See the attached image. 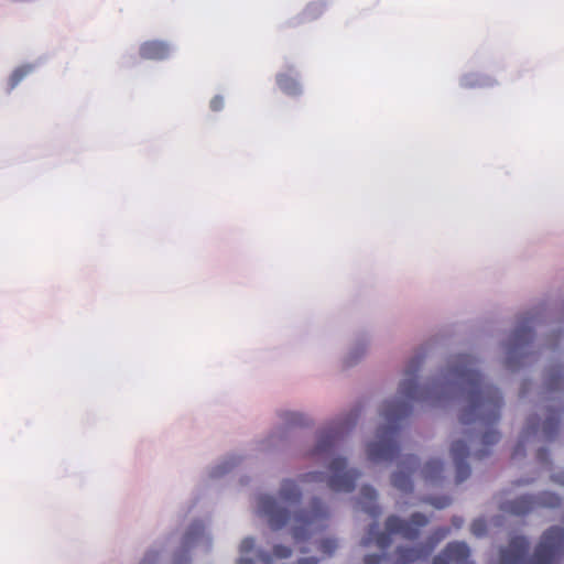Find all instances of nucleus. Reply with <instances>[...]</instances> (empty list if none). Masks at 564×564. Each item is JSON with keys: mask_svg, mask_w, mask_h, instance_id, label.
Masks as SVG:
<instances>
[{"mask_svg": "<svg viewBox=\"0 0 564 564\" xmlns=\"http://www.w3.org/2000/svg\"><path fill=\"white\" fill-rule=\"evenodd\" d=\"M417 465V458L415 456H409L402 460L400 469L392 476V485L394 488L402 492H412L413 482L411 475Z\"/></svg>", "mask_w": 564, "mask_h": 564, "instance_id": "nucleus-11", "label": "nucleus"}, {"mask_svg": "<svg viewBox=\"0 0 564 564\" xmlns=\"http://www.w3.org/2000/svg\"><path fill=\"white\" fill-rule=\"evenodd\" d=\"M254 549V540L252 538H246L241 541L239 551L241 555H247L251 553ZM292 555V550L285 545H275L273 547V553L269 554L263 551H259L257 556L262 564H272L273 557L282 560L289 558ZM237 564H254L252 560L241 556Z\"/></svg>", "mask_w": 564, "mask_h": 564, "instance_id": "nucleus-9", "label": "nucleus"}, {"mask_svg": "<svg viewBox=\"0 0 564 564\" xmlns=\"http://www.w3.org/2000/svg\"><path fill=\"white\" fill-rule=\"evenodd\" d=\"M300 551H301L302 553L307 552V550H306L305 547H301V549H300Z\"/></svg>", "mask_w": 564, "mask_h": 564, "instance_id": "nucleus-33", "label": "nucleus"}, {"mask_svg": "<svg viewBox=\"0 0 564 564\" xmlns=\"http://www.w3.org/2000/svg\"><path fill=\"white\" fill-rule=\"evenodd\" d=\"M318 560L316 557H302L297 561V564H317Z\"/></svg>", "mask_w": 564, "mask_h": 564, "instance_id": "nucleus-30", "label": "nucleus"}, {"mask_svg": "<svg viewBox=\"0 0 564 564\" xmlns=\"http://www.w3.org/2000/svg\"><path fill=\"white\" fill-rule=\"evenodd\" d=\"M204 532V525L203 523L200 522H196L192 525V528L189 529V531L186 533L185 535V543L187 545H189L191 543H193L195 541V539L203 534Z\"/></svg>", "mask_w": 564, "mask_h": 564, "instance_id": "nucleus-21", "label": "nucleus"}, {"mask_svg": "<svg viewBox=\"0 0 564 564\" xmlns=\"http://www.w3.org/2000/svg\"><path fill=\"white\" fill-rule=\"evenodd\" d=\"M224 107V98L220 97V96H215L212 100H210V109L213 111H219L221 110Z\"/></svg>", "mask_w": 564, "mask_h": 564, "instance_id": "nucleus-28", "label": "nucleus"}, {"mask_svg": "<svg viewBox=\"0 0 564 564\" xmlns=\"http://www.w3.org/2000/svg\"><path fill=\"white\" fill-rule=\"evenodd\" d=\"M377 500V491L371 486H364L360 490L359 503L362 507V510L370 514L373 518H377L381 510L380 507L376 503Z\"/></svg>", "mask_w": 564, "mask_h": 564, "instance_id": "nucleus-14", "label": "nucleus"}, {"mask_svg": "<svg viewBox=\"0 0 564 564\" xmlns=\"http://www.w3.org/2000/svg\"><path fill=\"white\" fill-rule=\"evenodd\" d=\"M533 339V332L530 326H520L513 334V347L510 352L516 351L522 345L530 343Z\"/></svg>", "mask_w": 564, "mask_h": 564, "instance_id": "nucleus-18", "label": "nucleus"}, {"mask_svg": "<svg viewBox=\"0 0 564 564\" xmlns=\"http://www.w3.org/2000/svg\"><path fill=\"white\" fill-rule=\"evenodd\" d=\"M384 558V555L382 554H368L364 558L365 564H380L381 561Z\"/></svg>", "mask_w": 564, "mask_h": 564, "instance_id": "nucleus-26", "label": "nucleus"}, {"mask_svg": "<svg viewBox=\"0 0 564 564\" xmlns=\"http://www.w3.org/2000/svg\"><path fill=\"white\" fill-rule=\"evenodd\" d=\"M423 356L413 357L405 371V378L399 387L402 400L386 401L381 415L387 424L377 431V440L367 446L368 459L373 463L390 462L399 454L398 436L400 422L412 410V402L427 401L433 404L443 399H462L465 406L460 413L464 425H475L471 432L481 433L482 448L475 456L479 459L489 454V446L500 440V434L492 429L500 419L503 401L500 391L486 383L477 369V360L470 355L453 357L442 378L427 386H419L417 371Z\"/></svg>", "mask_w": 564, "mask_h": 564, "instance_id": "nucleus-1", "label": "nucleus"}, {"mask_svg": "<svg viewBox=\"0 0 564 564\" xmlns=\"http://www.w3.org/2000/svg\"><path fill=\"white\" fill-rule=\"evenodd\" d=\"M30 72L31 66H21L14 69L9 78V88L13 89Z\"/></svg>", "mask_w": 564, "mask_h": 564, "instance_id": "nucleus-19", "label": "nucleus"}, {"mask_svg": "<svg viewBox=\"0 0 564 564\" xmlns=\"http://www.w3.org/2000/svg\"><path fill=\"white\" fill-rule=\"evenodd\" d=\"M471 533L476 536H482L487 532V523L482 519H477L471 523Z\"/></svg>", "mask_w": 564, "mask_h": 564, "instance_id": "nucleus-23", "label": "nucleus"}, {"mask_svg": "<svg viewBox=\"0 0 564 564\" xmlns=\"http://www.w3.org/2000/svg\"><path fill=\"white\" fill-rule=\"evenodd\" d=\"M359 412L349 414L345 420L334 423L324 430L317 441L312 453L313 456H326L330 454L337 442L355 426Z\"/></svg>", "mask_w": 564, "mask_h": 564, "instance_id": "nucleus-7", "label": "nucleus"}, {"mask_svg": "<svg viewBox=\"0 0 564 564\" xmlns=\"http://www.w3.org/2000/svg\"><path fill=\"white\" fill-rule=\"evenodd\" d=\"M430 519L421 513L414 512L408 520L398 516H390L386 520V532L378 531V524L369 527L367 535L361 540L362 546H369L375 543L379 549L386 550L390 546L391 534H400L402 538L414 541L420 536L421 529L426 527Z\"/></svg>", "mask_w": 564, "mask_h": 564, "instance_id": "nucleus-4", "label": "nucleus"}, {"mask_svg": "<svg viewBox=\"0 0 564 564\" xmlns=\"http://www.w3.org/2000/svg\"><path fill=\"white\" fill-rule=\"evenodd\" d=\"M286 420L292 425H304L305 424V420H304L303 415H301L299 413H291L290 417H288Z\"/></svg>", "mask_w": 564, "mask_h": 564, "instance_id": "nucleus-27", "label": "nucleus"}, {"mask_svg": "<svg viewBox=\"0 0 564 564\" xmlns=\"http://www.w3.org/2000/svg\"><path fill=\"white\" fill-rule=\"evenodd\" d=\"M329 475L324 473H308L305 475L306 481H326L329 489L337 492H350L355 488L356 480L360 477L357 469H347V462L343 457H335L328 466Z\"/></svg>", "mask_w": 564, "mask_h": 564, "instance_id": "nucleus-5", "label": "nucleus"}, {"mask_svg": "<svg viewBox=\"0 0 564 564\" xmlns=\"http://www.w3.org/2000/svg\"><path fill=\"white\" fill-rule=\"evenodd\" d=\"M448 533V528H438L423 544L417 546H398L393 553L392 564H414L420 560L426 558L432 553L436 544Z\"/></svg>", "mask_w": 564, "mask_h": 564, "instance_id": "nucleus-6", "label": "nucleus"}, {"mask_svg": "<svg viewBox=\"0 0 564 564\" xmlns=\"http://www.w3.org/2000/svg\"><path fill=\"white\" fill-rule=\"evenodd\" d=\"M469 557L470 550L465 542H451L433 558L432 564H475Z\"/></svg>", "mask_w": 564, "mask_h": 564, "instance_id": "nucleus-10", "label": "nucleus"}, {"mask_svg": "<svg viewBox=\"0 0 564 564\" xmlns=\"http://www.w3.org/2000/svg\"><path fill=\"white\" fill-rule=\"evenodd\" d=\"M563 381L564 377L562 375V370L557 369L554 372L550 373V377L547 379V386L551 390H556L562 387Z\"/></svg>", "mask_w": 564, "mask_h": 564, "instance_id": "nucleus-22", "label": "nucleus"}, {"mask_svg": "<svg viewBox=\"0 0 564 564\" xmlns=\"http://www.w3.org/2000/svg\"><path fill=\"white\" fill-rule=\"evenodd\" d=\"M424 501L438 509H443L451 503V499L448 497L426 498Z\"/></svg>", "mask_w": 564, "mask_h": 564, "instance_id": "nucleus-24", "label": "nucleus"}, {"mask_svg": "<svg viewBox=\"0 0 564 564\" xmlns=\"http://www.w3.org/2000/svg\"><path fill=\"white\" fill-rule=\"evenodd\" d=\"M540 430V423L535 417H530L528 426L524 431V437H528L530 434H535Z\"/></svg>", "mask_w": 564, "mask_h": 564, "instance_id": "nucleus-25", "label": "nucleus"}, {"mask_svg": "<svg viewBox=\"0 0 564 564\" xmlns=\"http://www.w3.org/2000/svg\"><path fill=\"white\" fill-rule=\"evenodd\" d=\"M536 458L540 463L544 464L549 462V452L547 449L541 448L536 453Z\"/></svg>", "mask_w": 564, "mask_h": 564, "instance_id": "nucleus-29", "label": "nucleus"}, {"mask_svg": "<svg viewBox=\"0 0 564 564\" xmlns=\"http://www.w3.org/2000/svg\"><path fill=\"white\" fill-rule=\"evenodd\" d=\"M444 464L440 459L429 460L421 470L422 477L425 481L436 482L442 479Z\"/></svg>", "mask_w": 564, "mask_h": 564, "instance_id": "nucleus-15", "label": "nucleus"}, {"mask_svg": "<svg viewBox=\"0 0 564 564\" xmlns=\"http://www.w3.org/2000/svg\"><path fill=\"white\" fill-rule=\"evenodd\" d=\"M560 505L561 498L557 495L545 491L536 497L522 496L511 501H505L501 503L500 509L513 516H524L533 510L535 506L557 508Z\"/></svg>", "mask_w": 564, "mask_h": 564, "instance_id": "nucleus-8", "label": "nucleus"}, {"mask_svg": "<svg viewBox=\"0 0 564 564\" xmlns=\"http://www.w3.org/2000/svg\"><path fill=\"white\" fill-rule=\"evenodd\" d=\"M552 478H553V480H554L555 482H558V484H561V485H564V471H563V473H558V474H556V475H553V477H552Z\"/></svg>", "mask_w": 564, "mask_h": 564, "instance_id": "nucleus-32", "label": "nucleus"}, {"mask_svg": "<svg viewBox=\"0 0 564 564\" xmlns=\"http://www.w3.org/2000/svg\"><path fill=\"white\" fill-rule=\"evenodd\" d=\"M338 543L335 539L327 538L319 542L318 550L325 556H330L336 551Z\"/></svg>", "mask_w": 564, "mask_h": 564, "instance_id": "nucleus-20", "label": "nucleus"}, {"mask_svg": "<svg viewBox=\"0 0 564 564\" xmlns=\"http://www.w3.org/2000/svg\"><path fill=\"white\" fill-rule=\"evenodd\" d=\"M451 454L456 467V482L460 484L470 475V467L466 463L469 449L464 441H456L452 444Z\"/></svg>", "mask_w": 564, "mask_h": 564, "instance_id": "nucleus-12", "label": "nucleus"}, {"mask_svg": "<svg viewBox=\"0 0 564 564\" xmlns=\"http://www.w3.org/2000/svg\"><path fill=\"white\" fill-rule=\"evenodd\" d=\"M148 560H149L148 557H147V558H144V561H143V563H142V564H145V562H147Z\"/></svg>", "mask_w": 564, "mask_h": 564, "instance_id": "nucleus-34", "label": "nucleus"}, {"mask_svg": "<svg viewBox=\"0 0 564 564\" xmlns=\"http://www.w3.org/2000/svg\"><path fill=\"white\" fill-rule=\"evenodd\" d=\"M523 454H524V445H523V443H522V442H520V443L516 446V448H514V451H513L512 456H513V457H516V456H518V455H523Z\"/></svg>", "mask_w": 564, "mask_h": 564, "instance_id": "nucleus-31", "label": "nucleus"}, {"mask_svg": "<svg viewBox=\"0 0 564 564\" xmlns=\"http://www.w3.org/2000/svg\"><path fill=\"white\" fill-rule=\"evenodd\" d=\"M276 83L280 89L288 95H297L301 93L299 82L290 74L278 75Z\"/></svg>", "mask_w": 564, "mask_h": 564, "instance_id": "nucleus-17", "label": "nucleus"}, {"mask_svg": "<svg viewBox=\"0 0 564 564\" xmlns=\"http://www.w3.org/2000/svg\"><path fill=\"white\" fill-rule=\"evenodd\" d=\"M301 491L293 480H284L280 489V501L271 496L259 498V510L268 518L273 530H279L292 521V535L296 543L311 538L314 530L323 528L328 517L323 502L315 499L311 510L294 512L300 502Z\"/></svg>", "mask_w": 564, "mask_h": 564, "instance_id": "nucleus-2", "label": "nucleus"}, {"mask_svg": "<svg viewBox=\"0 0 564 564\" xmlns=\"http://www.w3.org/2000/svg\"><path fill=\"white\" fill-rule=\"evenodd\" d=\"M528 551L527 538L516 535L507 547L500 550L498 564H560L564 556V529L551 527L542 534L534 553L529 557Z\"/></svg>", "mask_w": 564, "mask_h": 564, "instance_id": "nucleus-3", "label": "nucleus"}, {"mask_svg": "<svg viewBox=\"0 0 564 564\" xmlns=\"http://www.w3.org/2000/svg\"><path fill=\"white\" fill-rule=\"evenodd\" d=\"M139 54L143 59L162 61L170 56L171 47L163 41H145L140 45Z\"/></svg>", "mask_w": 564, "mask_h": 564, "instance_id": "nucleus-13", "label": "nucleus"}, {"mask_svg": "<svg viewBox=\"0 0 564 564\" xmlns=\"http://www.w3.org/2000/svg\"><path fill=\"white\" fill-rule=\"evenodd\" d=\"M560 412L552 410L547 417L543 421L541 431L545 438L552 440L557 434L560 427Z\"/></svg>", "mask_w": 564, "mask_h": 564, "instance_id": "nucleus-16", "label": "nucleus"}]
</instances>
